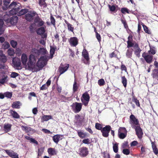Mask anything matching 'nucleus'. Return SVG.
I'll return each mask as SVG.
<instances>
[{
	"mask_svg": "<svg viewBox=\"0 0 158 158\" xmlns=\"http://www.w3.org/2000/svg\"><path fill=\"white\" fill-rule=\"evenodd\" d=\"M21 61L22 64L25 67L32 69L34 71L39 70L35 68L36 60L35 57L33 54H31L28 58L27 55L24 53L22 54L21 57Z\"/></svg>",
	"mask_w": 158,
	"mask_h": 158,
	"instance_id": "nucleus-1",
	"label": "nucleus"
},
{
	"mask_svg": "<svg viewBox=\"0 0 158 158\" xmlns=\"http://www.w3.org/2000/svg\"><path fill=\"white\" fill-rule=\"evenodd\" d=\"M9 16L7 14H5L3 17V19H0V35L2 34L4 31V28L3 27V20L5 22L10 23L12 25L16 24L18 20V17L16 16H13L11 17L9 20Z\"/></svg>",
	"mask_w": 158,
	"mask_h": 158,
	"instance_id": "nucleus-2",
	"label": "nucleus"
},
{
	"mask_svg": "<svg viewBox=\"0 0 158 158\" xmlns=\"http://www.w3.org/2000/svg\"><path fill=\"white\" fill-rule=\"evenodd\" d=\"M102 124H99V130L101 131L102 136L105 137H108L109 133L111 129V127L110 125H106L105 127H102Z\"/></svg>",
	"mask_w": 158,
	"mask_h": 158,
	"instance_id": "nucleus-3",
	"label": "nucleus"
},
{
	"mask_svg": "<svg viewBox=\"0 0 158 158\" xmlns=\"http://www.w3.org/2000/svg\"><path fill=\"white\" fill-rule=\"evenodd\" d=\"M19 6L17 4L16 2H12L9 6V8L12 9L9 11V15H13L18 14V12L19 10Z\"/></svg>",
	"mask_w": 158,
	"mask_h": 158,
	"instance_id": "nucleus-4",
	"label": "nucleus"
},
{
	"mask_svg": "<svg viewBox=\"0 0 158 158\" xmlns=\"http://www.w3.org/2000/svg\"><path fill=\"white\" fill-rule=\"evenodd\" d=\"M48 56H44L41 57L38 60L37 63V66L39 68L43 67L46 64L48 60Z\"/></svg>",
	"mask_w": 158,
	"mask_h": 158,
	"instance_id": "nucleus-5",
	"label": "nucleus"
},
{
	"mask_svg": "<svg viewBox=\"0 0 158 158\" xmlns=\"http://www.w3.org/2000/svg\"><path fill=\"white\" fill-rule=\"evenodd\" d=\"M82 105L81 103L75 102L73 103L71 106L74 112L75 113H77L81 110Z\"/></svg>",
	"mask_w": 158,
	"mask_h": 158,
	"instance_id": "nucleus-6",
	"label": "nucleus"
},
{
	"mask_svg": "<svg viewBox=\"0 0 158 158\" xmlns=\"http://www.w3.org/2000/svg\"><path fill=\"white\" fill-rule=\"evenodd\" d=\"M133 128H134L136 132V134L138 136V138L139 139H141L143 137V130L141 128L140 124L139 123V125L136 126H133Z\"/></svg>",
	"mask_w": 158,
	"mask_h": 158,
	"instance_id": "nucleus-7",
	"label": "nucleus"
},
{
	"mask_svg": "<svg viewBox=\"0 0 158 158\" xmlns=\"http://www.w3.org/2000/svg\"><path fill=\"white\" fill-rule=\"evenodd\" d=\"M130 123L132 128V126H136L139 125V121L137 118L135 117L134 115L131 114L130 116Z\"/></svg>",
	"mask_w": 158,
	"mask_h": 158,
	"instance_id": "nucleus-8",
	"label": "nucleus"
},
{
	"mask_svg": "<svg viewBox=\"0 0 158 158\" xmlns=\"http://www.w3.org/2000/svg\"><path fill=\"white\" fill-rule=\"evenodd\" d=\"M89 96L87 93H85L83 94L81 98V100L83 104L86 106L89 100Z\"/></svg>",
	"mask_w": 158,
	"mask_h": 158,
	"instance_id": "nucleus-9",
	"label": "nucleus"
},
{
	"mask_svg": "<svg viewBox=\"0 0 158 158\" xmlns=\"http://www.w3.org/2000/svg\"><path fill=\"white\" fill-rule=\"evenodd\" d=\"M35 15H37L36 12L33 11H32L28 12L25 15L26 19L28 21H31L33 20L34 17Z\"/></svg>",
	"mask_w": 158,
	"mask_h": 158,
	"instance_id": "nucleus-10",
	"label": "nucleus"
},
{
	"mask_svg": "<svg viewBox=\"0 0 158 158\" xmlns=\"http://www.w3.org/2000/svg\"><path fill=\"white\" fill-rule=\"evenodd\" d=\"M134 53L136 56L139 57L140 56V52L142 51L138 43H135L134 45Z\"/></svg>",
	"mask_w": 158,
	"mask_h": 158,
	"instance_id": "nucleus-11",
	"label": "nucleus"
},
{
	"mask_svg": "<svg viewBox=\"0 0 158 158\" xmlns=\"http://www.w3.org/2000/svg\"><path fill=\"white\" fill-rule=\"evenodd\" d=\"M146 53L144 52L142 54V57H143L146 62L148 64H151L152 62L153 59V56L151 54L145 55Z\"/></svg>",
	"mask_w": 158,
	"mask_h": 158,
	"instance_id": "nucleus-12",
	"label": "nucleus"
},
{
	"mask_svg": "<svg viewBox=\"0 0 158 158\" xmlns=\"http://www.w3.org/2000/svg\"><path fill=\"white\" fill-rule=\"evenodd\" d=\"M82 55L85 60L84 63L86 64H89V58L88 52L85 49H84L82 52Z\"/></svg>",
	"mask_w": 158,
	"mask_h": 158,
	"instance_id": "nucleus-13",
	"label": "nucleus"
},
{
	"mask_svg": "<svg viewBox=\"0 0 158 158\" xmlns=\"http://www.w3.org/2000/svg\"><path fill=\"white\" fill-rule=\"evenodd\" d=\"M79 154L82 156H85L88 154L87 148L85 147H83L79 149Z\"/></svg>",
	"mask_w": 158,
	"mask_h": 158,
	"instance_id": "nucleus-14",
	"label": "nucleus"
},
{
	"mask_svg": "<svg viewBox=\"0 0 158 158\" xmlns=\"http://www.w3.org/2000/svg\"><path fill=\"white\" fill-rule=\"evenodd\" d=\"M69 67V64H66L64 65L60 66L59 67V70L60 74L66 72L68 69Z\"/></svg>",
	"mask_w": 158,
	"mask_h": 158,
	"instance_id": "nucleus-15",
	"label": "nucleus"
},
{
	"mask_svg": "<svg viewBox=\"0 0 158 158\" xmlns=\"http://www.w3.org/2000/svg\"><path fill=\"white\" fill-rule=\"evenodd\" d=\"M70 45L73 46H76L78 43V40L76 37L71 38L69 40Z\"/></svg>",
	"mask_w": 158,
	"mask_h": 158,
	"instance_id": "nucleus-16",
	"label": "nucleus"
},
{
	"mask_svg": "<svg viewBox=\"0 0 158 158\" xmlns=\"http://www.w3.org/2000/svg\"><path fill=\"white\" fill-rule=\"evenodd\" d=\"M6 153L8 154L9 156L12 158H18V155L17 153L14 152L12 151H10L9 150H5Z\"/></svg>",
	"mask_w": 158,
	"mask_h": 158,
	"instance_id": "nucleus-17",
	"label": "nucleus"
},
{
	"mask_svg": "<svg viewBox=\"0 0 158 158\" xmlns=\"http://www.w3.org/2000/svg\"><path fill=\"white\" fill-rule=\"evenodd\" d=\"M12 64L14 67H19L20 66L21 63L18 59L14 57L13 58L12 60Z\"/></svg>",
	"mask_w": 158,
	"mask_h": 158,
	"instance_id": "nucleus-18",
	"label": "nucleus"
},
{
	"mask_svg": "<svg viewBox=\"0 0 158 158\" xmlns=\"http://www.w3.org/2000/svg\"><path fill=\"white\" fill-rule=\"evenodd\" d=\"M35 23H38V26L40 27L43 26L44 24V22L39 17H37L34 20Z\"/></svg>",
	"mask_w": 158,
	"mask_h": 158,
	"instance_id": "nucleus-19",
	"label": "nucleus"
},
{
	"mask_svg": "<svg viewBox=\"0 0 158 158\" xmlns=\"http://www.w3.org/2000/svg\"><path fill=\"white\" fill-rule=\"evenodd\" d=\"M126 53V56L128 58H131L133 53V49L132 48H128Z\"/></svg>",
	"mask_w": 158,
	"mask_h": 158,
	"instance_id": "nucleus-20",
	"label": "nucleus"
},
{
	"mask_svg": "<svg viewBox=\"0 0 158 158\" xmlns=\"http://www.w3.org/2000/svg\"><path fill=\"white\" fill-rule=\"evenodd\" d=\"M61 137H62L63 135L59 134L55 135L53 137V140L54 142L57 143L59 141L62 139V138H60Z\"/></svg>",
	"mask_w": 158,
	"mask_h": 158,
	"instance_id": "nucleus-21",
	"label": "nucleus"
},
{
	"mask_svg": "<svg viewBox=\"0 0 158 158\" xmlns=\"http://www.w3.org/2000/svg\"><path fill=\"white\" fill-rule=\"evenodd\" d=\"M48 152L50 156H54L56 154L57 152L54 148H50L48 149Z\"/></svg>",
	"mask_w": 158,
	"mask_h": 158,
	"instance_id": "nucleus-22",
	"label": "nucleus"
},
{
	"mask_svg": "<svg viewBox=\"0 0 158 158\" xmlns=\"http://www.w3.org/2000/svg\"><path fill=\"white\" fill-rule=\"evenodd\" d=\"M40 54L45 55V56H48V52L44 48H40L39 50V54Z\"/></svg>",
	"mask_w": 158,
	"mask_h": 158,
	"instance_id": "nucleus-23",
	"label": "nucleus"
},
{
	"mask_svg": "<svg viewBox=\"0 0 158 158\" xmlns=\"http://www.w3.org/2000/svg\"><path fill=\"white\" fill-rule=\"evenodd\" d=\"M0 59L3 63L7 61V58L3 54L2 51L0 50Z\"/></svg>",
	"mask_w": 158,
	"mask_h": 158,
	"instance_id": "nucleus-24",
	"label": "nucleus"
},
{
	"mask_svg": "<svg viewBox=\"0 0 158 158\" xmlns=\"http://www.w3.org/2000/svg\"><path fill=\"white\" fill-rule=\"evenodd\" d=\"M52 119V117L50 115H44L41 118V122L47 121L49 120Z\"/></svg>",
	"mask_w": 158,
	"mask_h": 158,
	"instance_id": "nucleus-25",
	"label": "nucleus"
},
{
	"mask_svg": "<svg viewBox=\"0 0 158 158\" xmlns=\"http://www.w3.org/2000/svg\"><path fill=\"white\" fill-rule=\"evenodd\" d=\"M152 76L153 78H158V69H154L153 70Z\"/></svg>",
	"mask_w": 158,
	"mask_h": 158,
	"instance_id": "nucleus-26",
	"label": "nucleus"
},
{
	"mask_svg": "<svg viewBox=\"0 0 158 158\" xmlns=\"http://www.w3.org/2000/svg\"><path fill=\"white\" fill-rule=\"evenodd\" d=\"M77 132L78 135L81 138L83 139L87 136V134L79 130H77Z\"/></svg>",
	"mask_w": 158,
	"mask_h": 158,
	"instance_id": "nucleus-27",
	"label": "nucleus"
},
{
	"mask_svg": "<svg viewBox=\"0 0 158 158\" xmlns=\"http://www.w3.org/2000/svg\"><path fill=\"white\" fill-rule=\"evenodd\" d=\"M150 50H148V53H150L151 55H153L156 53V48L154 47V46H150Z\"/></svg>",
	"mask_w": 158,
	"mask_h": 158,
	"instance_id": "nucleus-28",
	"label": "nucleus"
},
{
	"mask_svg": "<svg viewBox=\"0 0 158 158\" xmlns=\"http://www.w3.org/2000/svg\"><path fill=\"white\" fill-rule=\"evenodd\" d=\"M82 121V118L79 115L77 114L75 116L74 122L76 123H81Z\"/></svg>",
	"mask_w": 158,
	"mask_h": 158,
	"instance_id": "nucleus-29",
	"label": "nucleus"
},
{
	"mask_svg": "<svg viewBox=\"0 0 158 158\" xmlns=\"http://www.w3.org/2000/svg\"><path fill=\"white\" fill-rule=\"evenodd\" d=\"M21 105L20 102L19 101H16L14 102L12 104V107L13 108L19 109Z\"/></svg>",
	"mask_w": 158,
	"mask_h": 158,
	"instance_id": "nucleus-30",
	"label": "nucleus"
},
{
	"mask_svg": "<svg viewBox=\"0 0 158 158\" xmlns=\"http://www.w3.org/2000/svg\"><path fill=\"white\" fill-rule=\"evenodd\" d=\"M11 126L12 125L9 124H4V131L6 132L9 131L11 130Z\"/></svg>",
	"mask_w": 158,
	"mask_h": 158,
	"instance_id": "nucleus-31",
	"label": "nucleus"
},
{
	"mask_svg": "<svg viewBox=\"0 0 158 158\" xmlns=\"http://www.w3.org/2000/svg\"><path fill=\"white\" fill-rule=\"evenodd\" d=\"M113 150L114 152L115 153H117L118 150V144L119 143H113Z\"/></svg>",
	"mask_w": 158,
	"mask_h": 158,
	"instance_id": "nucleus-32",
	"label": "nucleus"
},
{
	"mask_svg": "<svg viewBox=\"0 0 158 158\" xmlns=\"http://www.w3.org/2000/svg\"><path fill=\"white\" fill-rule=\"evenodd\" d=\"M55 50L54 48L52 47V46H50V56H48V59L50 58L52 59L53 57V55L54 54Z\"/></svg>",
	"mask_w": 158,
	"mask_h": 158,
	"instance_id": "nucleus-33",
	"label": "nucleus"
},
{
	"mask_svg": "<svg viewBox=\"0 0 158 158\" xmlns=\"http://www.w3.org/2000/svg\"><path fill=\"white\" fill-rule=\"evenodd\" d=\"M122 83L123 86L126 88L127 86V80L125 76H123L122 77Z\"/></svg>",
	"mask_w": 158,
	"mask_h": 158,
	"instance_id": "nucleus-34",
	"label": "nucleus"
},
{
	"mask_svg": "<svg viewBox=\"0 0 158 158\" xmlns=\"http://www.w3.org/2000/svg\"><path fill=\"white\" fill-rule=\"evenodd\" d=\"M28 12V10L26 9H23L18 12L17 15L18 16L23 15Z\"/></svg>",
	"mask_w": 158,
	"mask_h": 158,
	"instance_id": "nucleus-35",
	"label": "nucleus"
},
{
	"mask_svg": "<svg viewBox=\"0 0 158 158\" xmlns=\"http://www.w3.org/2000/svg\"><path fill=\"white\" fill-rule=\"evenodd\" d=\"M45 31V28L44 27H41L39 28L37 31V33L38 34H43Z\"/></svg>",
	"mask_w": 158,
	"mask_h": 158,
	"instance_id": "nucleus-36",
	"label": "nucleus"
},
{
	"mask_svg": "<svg viewBox=\"0 0 158 158\" xmlns=\"http://www.w3.org/2000/svg\"><path fill=\"white\" fill-rule=\"evenodd\" d=\"M132 101L135 103L136 105L137 106H140L139 101L137 100V98H135V96H134L132 98Z\"/></svg>",
	"mask_w": 158,
	"mask_h": 158,
	"instance_id": "nucleus-37",
	"label": "nucleus"
},
{
	"mask_svg": "<svg viewBox=\"0 0 158 158\" xmlns=\"http://www.w3.org/2000/svg\"><path fill=\"white\" fill-rule=\"evenodd\" d=\"M11 0H3V3L4 4L5 6L6 7H3V9L4 10H6L7 7V6L9 4Z\"/></svg>",
	"mask_w": 158,
	"mask_h": 158,
	"instance_id": "nucleus-38",
	"label": "nucleus"
},
{
	"mask_svg": "<svg viewBox=\"0 0 158 158\" xmlns=\"http://www.w3.org/2000/svg\"><path fill=\"white\" fill-rule=\"evenodd\" d=\"M101 154L103 155L104 158H110V155L109 152L107 151L102 152Z\"/></svg>",
	"mask_w": 158,
	"mask_h": 158,
	"instance_id": "nucleus-39",
	"label": "nucleus"
},
{
	"mask_svg": "<svg viewBox=\"0 0 158 158\" xmlns=\"http://www.w3.org/2000/svg\"><path fill=\"white\" fill-rule=\"evenodd\" d=\"M2 74L3 76V77L2 79H0V83L2 84H3L7 80V75H6V74L3 75V73H2Z\"/></svg>",
	"mask_w": 158,
	"mask_h": 158,
	"instance_id": "nucleus-40",
	"label": "nucleus"
},
{
	"mask_svg": "<svg viewBox=\"0 0 158 158\" xmlns=\"http://www.w3.org/2000/svg\"><path fill=\"white\" fill-rule=\"evenodd\" d=\"M10 112L14 118H19V115L16 112L13 110H11Z\"/></svg>",
	"mask_w": 158,
	"mask_h": 158,
	"instance_id": "nucleus-41",
	"label": "nucleus"
},
{
	"mask_svg": "<svg viewBox=\"0 0 158 158\" xmlns=\"http://www.w3.org/2000/svg\"><path fill=\"white\" fill-rule=\"evenodd\" d=\"M127 135L126 133L121 132L120 131H118V137L120 139H124L126 137Z\"/></svg>",
	"mask_w": 158,
	"mask_h": 158,
	"instance_id": "nucleus-42",
	"label": "nucleus"
},
{
	"mask_svg": "<svg viewBox=\"0 0 158 158\" xmlns=\"http://www.w3.org/2000/svg\"><path fill=\"white\" fill-rule=\"evenodd\" d=\"M143 27L144 30L146 33H147L148 34H152V32L149 29L148 27H147L145 25H143Z\"/></svg>",
	"mask_w": 158,
	"mask_h": 158,
	"instance_id": "nucleus-43",
	"label": "nucleus"
},
{
	"mask_svg": "<svg viewBox=\"0 0 158 158\" xmlns=\"http://www.w3.org/2000/svg\"><path fill=\"white\" fill-rule=\"evenodd\" d=\"M121 12L123 14H125L126 13L129 14L130 12L128 8H123L121 9Z\"/></svg>",
	"mask_w": 158,
	"mask_h": 158,
	"instance_id": "nucleus-44",
	"label": "nucleus"
},
{
	"mask_svg": "<svg viewBox=\"0 0 158 158\" xmlns=\"http://www.w3.org/2000/svg\"><path fill=\"white\" fill-rule=\"evenodd\" d=\"M39 3L40 6L45 7L46 6V5L45 0H39Z\"/></svg>",
	"mask_w": 158,
	"mask_h": 158,
	"instance_id": "nucleus-45",
	"label": "nucleus"
},
{
	"mask_svg": "<svg viewBox=\"0 0 158 158\" xmlns=\"http://www.w3.org/2000/svg\"><path fill=\"white\" fill-rule=\"evenodd\" d=\"M127 47L128 48H130L133 47H134L135 44L132 42V41H127Z\"/></svg>",
	"mask_w": 158,
	"mask_h": 158,
	"instance_id": "nucleus-46",
	"label": "nucleus"
},
{
	"mask_svg": "<svg viewBox=\"0 0 158 158\" xmlns=\"http://www.w3.org/2000/svg\"><path fill=\"white\" fill-rule=\"evenodd\" d=\"M8 55L10 56H13L15 54L14 50L11 48H9L8 49Z\"/></svg>",
	"mask_w": 158,
	"mask_h": 158,
	"instance_id": "nucleus-47",
	"label": "nucleus"
},
{
	"mask_svg": "<svg viewBox=\"0 0 158 158\" xmlns=\"http://www.w3.org/2000/svg\"><path fill=\"white\" fill-rule=\"evenodd\" d=\"M118 131L121 132H123V133H126L127 135V131L126 128L124 127H120L118 129Z\"/></svg>",
	"mask_w": 158,
	"mask_h": 158,
	"instance_id": "nucleus-48",
	"label": "nucleus"
},
{
	"mask_svg": "<svg viewBox=\"0 0 158 158\" xmlns=\"http://www.w3.org/2000/svg\"><path fill=\"white\" fill-rule=\"evenodd\" d=\"M123 153L125 155H128L130 154V151L129 149L125 148L123 150Z\"/></svg>",
	"mask_w": 158,
	"mask_h": 158,
	"instance_id": "nucleus-49",
	"label": "nucleus"
},
{
	"mask_svg": "<svg viewBox=\"0 0 158 158\" xmlns=\"http://www.w3.org/2000/svg\"><path fill=\"white\" fill-rule=\"evenodd\" d=\"M66 24H67L69 30L72 32H73L74 27L72 26V25L69 23H66Z\"/></svg>",
	"mask_w": 158,
	"mask_h": 158,
	"instance_id": "nucleus-50",
	"label": "nucleus"
},
{
	"mask_svg": "<svg viewBox=\"0 0 158 158\" xmlns=\"http://www.w3.org/2000/svg\"><path fill=\"white\" fill-rule=\"evenodd\" d=\"M121 21L122 23H123L125 28L126 29L128 28V25L126 21V20H123V19H121Z\"/></svg>",
	"mask_w": 158,
	"mask_h": 158,
	"instance_id": "nucleus-51",
	"label": "nucleus"
},
{
	"mask_svg": "<svg viewBox=\"0 0 158 158\" xmlns=\"http://www.w3.org/2000/svg\"><path fill=\"white\" fill-rule=\"evenodd\" d=\"M109 57L110 58H112L113 57H117L118 58V56L114 51L109 54Z\"/></svg>",
	"mask_w": 158,
	"mask_h": 158,
	"instance_id": "nucleus-52",
	"label": "nucleus"
},
{
	"mask_svg": "<svg viewBox=\"0 0 158 158\" xmlns=\"http://www.w3.org/2000/svg\"><path fill=\"white\" fill-rule=\"evenodd\" d=\"M78 87L77 86V82L75 80L73 85V91L74 92H76L77 89Z\"/></svg>",
	"mask_w": 158,
	"mask_h": 158,
	"instance_id": "nucleus-53",
	"label": "nucleus"
},
{
	"mask_svg": "<svg viewBox=\"0 0 158 158\" xmlns=\"http://www.w3.org/2000/svg\"><path fill=\"white\" fill-rule=\"evenodd\" d=\"M22 128L23 129L25 130L27 132H28L31 130V128L29 127H27L26 126H22Z\"/></svg>",
	"mask_w": 158,
	"mask_h": 158,
	"instance_id": "nucleus-54",
	"label": "nucleus"
},
{
	"mask_svg": "<svg viewBox=\"0 0 158 158\" xmlns=\"http://www.w3.org/2000/svg\"><path fill=\"white\" fill-rule=\"evenodd\" d=\"M5 97L8 98H10L12 96V94L11 93L9 92H7L4 93Z\"/></svg>",
	"mask_w": 158,
	"mask_h": 158,
	"instance_id": "nucleus-55",
	"label": "nucleus"
},
{
	"mask_svg": "<svg viewBox=\"0 0 158 158\" xmlns=\"http://www.w3.org/2000/svg\"><path fill=\"white\" fill-rule=\"evenodd\" d=\"M4 48L5 49H7L10 47L9 44L7 42H5L3 45Z\"/></svg>",
	"mask_w": 158,
	"mask_h": 158,
	"instance_id": "nucleus-56",
	"label": "nucleus"
},
{
	"mask_svg": "<svg viewBox=\"0 0 158 158\" xmlns=\"http://www.w3.org/2000/svg\"><path fill=\"white\" fill-rule=\"evenodd\" d=\"M50 20L51 23L54 26H55V20L54 18L52 16H51L50 17Z\"/></svg>",
	"mask_w": 158,
	"mask_h": 158,
	"instance_id": "nucleus-57",
	"label": "nucleus"
},
{
	"mask_svg": "<svg viewBox=\"0 0 158 158\" xmlns=\"http://www.w3.org/2000/svg\"><path fill=\"white\" fill-rule=\"evenodd\" d=\"M105 81L104 79L103 78L99 79V86H102V85H105Z\"/></svg>",
	"mask_w": 158,
	"mask_h": 158,
	"instance_id": "nucleus-58",
	"label": "nucleus"
},
{
	"mask_svg": "<svg viewBox=\"0 0 158 158\" xmlns=\"http://www.w3.org/2000/svg\"><path fill=\"white\" fill-rule=\"evenodd\" d=\"M10 44L13 47L15 48L17 45V43L16 41L12 40L10 41Z\"/></svg>",
	"mask_w": 158,
	"mask_h": 158,
	"instance_id": "nucleus-59",
	"label": "nucleus"
},
{
	"mask_svg": "<svg viewBox=\"0 0 158 158\" xmlns=\"http://www.w3.org/2000/svg\"><path fill=\"white\" fill-rule=\"evenodd\" d=\"M108 6L109 7L110 11H115L116 9L115 6L114 5L110 6V5H109Z\"/></svg>",
	"mask_w": 158,
	"mask_h": 158,
	"instance_id": "nucleus-60",
	"label": "nucleus"
},
{
	"mask_svg": "<svg viewBox=\"0 0 158 158\" xmlns=\"http://www.w3.org/2000/svg\"><path fill=\"white\" fill-rule=\"evenodd\" d=\"M19 76V74L15 72H12L10 75V76L12 78H15Z\"/></svg>",
	"mask_w": 158,
	"mask_h": 158,
	"instance_id": "nucleus-61",
	"label": "nucleus"
},
{
	"mask_svg": "<svg viewBox=\"0 0 158 158\" xmlns=\"http://www.w3.org/2000/svg\"><path fill=\"white\" fill-rule=\"evenodd\" d=\"M138 143L137 141L134 140L131 143L130 145L131 146H135L137 145Z\"/></svg>",
	"mask_w": 158,
	"mask_h": 158,
	"instance_id": "nucleus-62",
	"label": "nucleus"
},
{
	"mask_svg": "<svg viewBox=\"0 0 158 158\" xmlns=\"http://www.w3.org/2000/svg\"><path fill=\"white\" fill-rule=\"evenodd\" d=\"M31 52L33 53L38 54H39V50H38L35 48L32 49Z\"/></svg>",
	"mask_w": 158,
	"mask_h": 158,
	"instance_id": "nucleus-63",
	"label": "nucleus"
},
{
	"mask_svg": "<svg viewBox=\"0 0 158 158\" xmlns=\"http://www.w3.org/2000/svg\"><path fill=\"white\" fill-rule=\"evenodd\" d=\"M128 143L127 142H125L124 143H123L122 145V147L123 148H126L128 146Z\"/></svg>",
	"mask_w": 158,
	"mask_h": 158,
	"instance_id": "nucleus-64",
	"label": "nucleus"
}]
</instances>
